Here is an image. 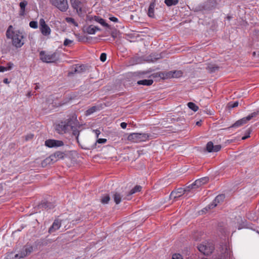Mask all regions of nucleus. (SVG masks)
I'll return each mask as SVG.
<instances>
[{
  "label": "nucleus",
  "mask_w": 259,
  "mask_h": 259,
  "mask_svg": "<svg viewBox=\"0 0 259 259\" xmlns=\"http://www.w3.org/2000/svg\"><path fill=\"white\" fill-rule=\"evenodd\" d=\"M77 123V116L75 114H72L68 116V118L61 121L56 126V130L58 133L63 134L71 131L73 124Z\"/></svg>",
  "instance_id": "nucleus-1"
},
{
  "label": "nucleus",
  "mask_w": 259,
  "mask_h": 259,
  "mask_svg": "<svg viewBox=\"0 0 259 259\" xmlns=\"http://www.w3.org/2000/svg\"><path fill=\"white\" fill-rule=\"evenodd\" d=\"M13 26L10 25L6 31V36L11 39L12 44L16 48H20L24 45V36L23 33L20 30H13Z\"/></svg>",
  "instance_id": "nucleus-2"
},
{
  "label": "nucleus",
  "mask_w": 259,
  "mask_h": 259,
  "mask_svg": "<svg viewBox=\"0 0 259 259\" xmlns=\"http://www.w3.org/2000/svg\"><path fill=\"white\" fill-rule=\"evenodd\" d=\"M39 58L43 62L53 63L58 61L59 55L57 52L47 54L45 51H41L39 52Z\"/></svg>",
  "instance_id": "nucleus-3"
},
{
  "label": "nucleus",
  "mask_w": 259,
  "mask_h": 259,
  "mask_svg": "<svg viewBox=\"0 0 259 259\" xmlns=\"http://www.w3.org/2000/svg\"><path fill=\"white\" fill-rule=\"evenodd\" d=\"M200 252L205 255L210 254L214 249V245L212 241H205L197 246Z\"/></svg>",
  "instance_id": "nucleus-4"
},
{
  "label": "nucleus",
  "mask_w": 259,
  "mask_h": 259,
  "mask_svg": "<svg viewBox=\"0 0 259 259\" xmlns=\"http://www.w3.org/2000/svg\"><path fill=\"white\" fill-rule=\"evenodd\" d=\"M149 136L146 133H132L128 135V141L134 143H139L146 141L149 139Z\"/></svg>",
  "instance_id": "nucleus-5"
},
{
  "label": "nucleus",
  "mask_w": 259,
  "mask_h": 259,
  "mask_svg": "<svg viewBox=\"0 0 259 259\" xmlns=\"http://www.w3.org/2000/svg\"><path fill=\"white\" fill-rule=\"evenodd\" d=\"M64 154L61 151H57L54 154L51 155L49 157L46 158L41 163L43 166L54 163L59 159L64 158Z\"/></svg>",
  "instance_id": "nucleus-6"
},
{
  "label": "nucleus",
  "mask_w": 259,
  "mask_h": 259,
  "mask_svg": "<svg viewBox=\"0 0 259 259\" xmlns=\"http://www.w3.org/2000/svg\"><path fill=\"white\" fill-rule=\"evenodd\" d=\"M50 2L52 5L62 12H65L68 9L69 5L67 0H50Z\"/></svg>",
  "instance_id": "nucleus-7"
},
{
  "label": "nucleus",
  "mask_w": 259,
  "mask_h": 259,
  "mask_svg": "<svg viewBox=\"0 0 259 259\" xmlns=\"http://www.w3.org/2000/svg\"><path fill=\"white\" fill-rule=\"evenodd\" d=\"M217 0H208L204 3L198 6L199 10L200 11L206 10L210 11L215 9L217 5Z\"/></svg>",
  "instance_id": "nucleus-8"
},
{
  "label": "nucleus",
  "mask_w": 259,
  "mask_h": 259,
  "mask_svg": "<svg viewBox=\"0 0 259 259\" xmlns=\"http://www.w3.org/2000/svg\"><path fill=\"white\" fill-rule=\"evenodd\" d=\"M39 29L42 35L48 36L51 34V29L42 18L39 20Z\"/></svg>",
  "instance_id": "nucleus-9"
},
{
  "label": "nucleus",
  "mask_w": 259,
  "mask_h": 259,
  "mask_svg": "<svg viewBox=\"0 0 259 259\" xmlns=\"http://www.w3.org/2000/svg\"><path fill=\"white\" fill-rule=\"evenodd\" d=\"M70 3L73 10L79 16H81L82 14V3L79 0H70Z\"/></svg>",
  "instance_id": "nucleus-10"
},
{
  "label": "nucleus",
  "mask_w": 259,
  "mask_h": 259,
  "mask_svg": "<svg viewBox=\"0 0 259 259\" xmlns=\"http://www.w3.org/2000/svg\"><path fill=\"white\" fill-rule=\"evenodd\" d=\"M124 196L125 195L123 194V192H120L118 190H116L112 192V197L116 204H118L121 202L122 199H124Z\"/></svg>",
  "instance_id": "nucleus-11"
},
{
  "label": "nucleus",
  "mask_w": 259,
  "mask_h": 259,
  "mask_svg": "<svg viewBox=\"0 0 259 259\" xmlns=\"http://www.w3.org/2000/svg\"><path fill=\"white\" fill-rule=\"evenodd\" d=\"M63 142L59 140L49 139L45 141V145L50 148L60 147L63 146Z\"/></svg>",
  "instance_id": "nucleus-12"
},
{
  "label": "nucleus",
  "mask_w": 259,
  "mask_h": 259,
  "mask_svg": "<svg viewBox=\"0 0 259 259\" xmlns=\"http://www.w3.org/2000/svg\"><path fill=\"white\" fill-rule=\"evenodd\" d=\"M186 192H187V189H184L183 188H179L176 190L172 191L171 192L170 197H173L174 199L179 198L182 196Z\"/></svg>",
  "instance_id": "nucleus-13"
},
{
  "label": "nucleus",
  "mask_w": 259,
  "mask_h": 259,
  "mask_svg": "<svg viewBox=\"0 0 259 259\" xmlns=\"http://www.w3.org/2000/svg\"><path fill=\"white\" fill-rule=\"evenodd\" d=\"M61 226V221L59 219H56L54 221L52 226L49 229L48 232L50 234H52L59 229Z\"/></svg>",
  "instance_id": "nucleus-14"
},
{
  "label": "nucleus",
  "mask_w": 259,
  "mask_h": 259,
  "mask_svg": "<svg viewBox=\"0 0 259 259\" xmlns=\"http://www.w3.org/2000/svg\"><path fill=\"white\" fill-rule=\"evenodd\" d=\"M87 66L83 64L81 65H76L74 69L73 72H69L68 73L69 75H73L74 73H82L85 71Z\"/></svg>",
  "instance_id": "nucleus-15"
},
{
  "label": "nucleus",
  "mask_w": 259,
  "mask_h": 259,
  "mask_svg": "<svg viewBox=\"0 0 259 259\" xmlns=\"http://www.w3.org/2000/svg\"><path fill=\"white\" fill-rule=\"evenodd\" d=\"M258 114L259 109H257L256 111L252 112L247 116L241 118V119H240V120L243 125L244 124H245L247 121L251 119L252 118L256 117Z\"/></svg>",
  "instance_id": "nucleus-16"
},
{
  "label": "nucleus",
  "mask_w": 259,
  "mask_h": 259,
  "mask_svg": "<svg viewBox=\"0 0 259 259\" xmlns=\"http://www.w3.org/2000/svg\"><path fill=\"white\" fill-rule=\"evenodd\" d=\"M55 205L54 203L48 201H42L39 205L40 208L49 210L54 208Z\"/></svg>",
  "instance_id": "nucleus-17"
},
{
  "label": "nucleus",
  "mask_w": 259,
  "mask_h": 259,
  "mask_svg": "<svg viewBox=\"0 0 259 259\" xmlns=\"http://www.w3.org/2000/svg\"><path fill=\"white\" fill-rule=\"evenodd\" d=\"M209 181L208 177H203L199 179L196 180L194 182V185L196 186V189L201 187L202 185L207 183Z\"/></svg>",
  "instance_id": "nucleus-18"
},
{
  "label": "nucleus",
  "mask_w": 259,
  "mask_h": 259,
  "mask_svg": "<svg viewBox=\"0 0 259 259\" xmlns=\"http://www.w3.org/2000/svg\"><path fill=\"white\" fill-rule=\"evenodd\" d=\"M219 69V66L213 64H208L206 67V69L210 73L215 72Z\"/></svg>",
  "instance_id": "nucleus-19"
},
{
  "label": "nucleus",
  "mask_w": 259,
  "mask_h": 259,
  "mask_svg": "<svg viewBox=\"0 0 259 259\" xmlns=\"http://www.w3.org/2000/svg\"><path fill=\"white\" fill-rule=\"evenodd\" d=\"M155 6V2H152L150 3L147 14L148 16L150 18H154V8Z\"/></svg>",
  "instance_id": "nucleus-20"
},
{
  "label": "nucleus",
  "mask_w": 259,
  "mask_h": 259,
  "mask_svg": "<svg viewBox=\"0 0 259 259\" xmlns=\"http://www.w3.org/2000/svg\"><path fill=\"white\" fill-rule=\"evenodd\" d=\"M153 83V80L152 79H143L137 81L138 85H143L146 86H150Z\"/></svg>",
  "instance_id": "nucleus-21"
},
{
  "label": "nucleus",
  "mask_w": 259,
  "mask_h": 259,
  "mask_svg": "<svg viewBox=\"0 0 259 259\" xmlns=\"http://www.w3.org/2000/svg\"><path fill=\"white\" fill-rule=\"evenodd\" d=\"M94 20L99 23L100 24H101L102 26H105L106 27H107V28H109L110 27V26L108 24H107V23L105 22L104 19H103V18H101L100 17H99V16H95L94 17Z\"/></svg>",
  "instance_id": "nucleus-22"
},
{
  "label": "nucleus",
  "mask_w": 259,
  "mask_h": 259,
  "mask_svg": "<svg viewBox=\"0 0 259 259\" xmlns=\"http://www.w3.org/2000/svg\"><path fill=\"white\" fill-rule=\"evenodd\" d=\"M28 5V2L24 0L22 2H21L19 4V6L20 7V15L21 16H23L24 15L25 11V7Z\"/></svg>",
  "instance_id": "nucleus-23"
},
{
  "label": "nucleus",
  "mask_w": 259,
  "mask_h": 259,
  "mask_svg": "<svg viewBox=\"0 0 259 259\" xmlns=\"http://www.w3.org/2000/svg\"><path fill=\"white\" fill-rule=\"evenodd\" d=\"M100 108L99 106H94L92 107L89 108L85 113V115L86 116H89L93 113H94L96 111H97L98 110H100Z\"/></svg>",
  "instance_id": "nucleus-24"
},
{
  "label": "nucleus",
  "mask_w": 259,
  "mask_h": 259,
  "mask_svg": "<svg viewBox=\"0 0 259 259\" xmlns=\"http://www.w3.org/2000/svg\"><path fill=\"white\" fill-rule=\"evenodd\" d=\"M160 74L161 76H162V79H163L173 78L172 71H170L168 72H162V73Z\"/></svg>",
  "instance_id": "nucleus-25"
},
{
  "label": "nucleus",
  "mask_w": 259,
  "mask_h": 259,
  "mask_svg": "<svg viewBox=\"0 0 259 259\" xmlns=\"http://www.w3.org/2000/svg\"><path fill=\"white\" fill-rule=\"evenodd\" d=\"M142 189V187L140 185H136L126 195V196L132 195L136 192H140Z\"/></svg>",
  "instance_id": "nucleus-26"
},
{
  "label": "nucleus",
  "mask_w": 259,
  "mask_h": 259,
  "mask_svg": "<svg viewBox=\"0 0 259 259\" xmlns=\"http://www.w3.org/2000/svg\"><path fill=\"white\" fill-rule=\"evenodd\" d=\"M78 122L77 121V123H74L73 124V126L72 128H71V131H72L73 135L75 136L76 139L78 140V136L79 135V131L76 128V126L77 125Z\"/></svg>",
  "instance_id": "nucleus-27"
},
{
  "label": "nucleus",
  "mask_w": 259,
  "mask_h": 259,
  "mask_svg": "<svg viewBox=\"0 0 259 259\" xmlns=\"http://www.w3.org/2000/svg\"><path fill=\"white\" fill-rule=\"evenodd\" d=\"M33 251V247L30 246L29 247H27L25 248V251L24 252L21 253V255H20V257H23L24 256H26L29 254H30Z\"/></svg>",
  "instance_id": "nucleus-28"
},
{
  "label": "nucleus",
  "mask_w": 259,
  "mask_h": 259,
  "mask_svg": "<svg viewBox=\"0 0 259 259\" xmlns=\"http://www.w3.org/2000/svg\"><path fill=\"white\" fill-rule=\"evenodd\" d=\"M110 200V197L109 194L103 195L101 197V202L102 204H108Z\"/></svg>",
  "instance_id": "nucleus-29"
},
{
  "label": "nucleus",
  "mask_w": 259,
  "mask_h": 259,
  "mask_svg": "<svg viewBox=\"0 0 259 259\" xmlns=\"http://www.w3.org/2000/svg\"><path fill=\"white\" fill-rule=\"evenodd\" d=\"M225 198V195L224 194H220L215 197V199L213 200L217 204L223 202Z\"/></svg>",
  "instance_id": "nucleus-30"
},
{
  "label": "nucleus",
  "mask_w": 259,
  "mask_h": 259,
  "mask_svg": "<svg viewBox=\"0 0 259 259\" xmlns=\"http://www.w3.org/2000/svg\"><path fill=\"white\" fill-rule=\"evenodd\" d=\"M179 3V0H164V3L168 7L176 6Z\"/></svg>",
  "instance_id": "nucleus-31"
},
{
  "label": "nucleus",
  "mask_w": 259,
  "mask_h": 259,
  "mask_svg": "<svg viewBox=\"0 0 259 259\" xmlns=\"http://www.w3.org/2000/svg\"><path fill=\"white\" fill-rule=\"evenodd\" d=\"M159 55H155V54H151L148 57L147 61L149 62H155L157 60L160 58Z\"/></svg>",
  "instance_id": "nucleus-32"
},
{
  "label": "nucleus",
  "mask_w": 259,
  "mask_h": 259,
  "mask_svg": "<svg viewBox=\"0 0 259 259\" xmlns=\"http://www.w3.org/2000/svg\"><path fill=\"white\" fill-rule=\"evenodd\" d=\"M20 256L18 254H14L13 253H10L7 255L6 259H20Z\"/></svg>",
  "instance_id": "nucleus-33"
},
{
  "label": "nucleus",
  "mask_w": 259,
  "mask_h": 259,
  "mask_svg": "<svg viewBox=\"0 0 259 259\" xmlns=\"http://www.w3.org/2000/svg\"><path fill=\"white\" fill-rule=\"evenodd\" d=\"M187 105L188 107L194 112L197 111L199 109L198 107L193 102H189Z\"/></svg>",
  "instance_id": "nucleus-34"
},
{
  "label": "nucleus",
  "mask_w": 259,
  "mask_h": 259,
  "mask_svg": "<svg viewBox=\"0 0 259 259\" xmlns=\"http://www.w3.org/2000/svg\"><path fill=\"white\" fill-rule=\"evenodd\" d=\"M65 21L68 23L72 24L75 26H78V23L71 17H66L65 18Z\"/></svg>",
  "instance_id": "nucleus-35"
},
{
  "label": "nucleus",
  "mask_w": 259,
  "mask_h": 259,
  "mask_svg": "<svg viewBox=\"0 0 259 259\" xmlns=\"http://www.w3.org/2000/svg\"><path fill=\"white\" fill-rule=\"evenodd\" d=\"M86 32L90 34H94L95 33V30L94 28V26L91 25L87 27L86 28Z\"/></svg>",
  "instance_id": "nucleus-36"
},
{
  "label": "nucleus",
  "mask_w": 259,
  "mask_h": 259,
  "mask_svg": "<svg viewBox=\"0 0 259 259\" xmlns=\"http://www.w3.org/2000/svg\"><path fill=\"white\" fill-rule=\"evenodd\" d=\"M213 148V144L212 142L210 141L207 143L206 146V150L208 152H212V149Z\"/></svg>",
  "instance_id": "nucleus-37"
},
{
  "label": "nucleus",
  "mask_w": 259,
  "mask_h": 259,
  "mask_svg": "<svg viewBox=\"0 0 259 259\" xmlns=\"http://www.w3.org/2000/svg\"><path fill=\"white\" fill-rule=\"evenodd\" d=\"M238 104H239L238 101H235L234 102H230L228 104L227 106H228V107L229 109H232V108H233L237 107L238 106Z\"/></svg>",
  "instance_id": "nucleus-38"
},
{
  "label": "nucleus",
  "mask_w": 259,
  "mask_h": 259,
  "mask_svg": "<svg viewBox=\"0 0 259 259\" xmlns=\"http://www.w3.org/2000/svg\"><path fill=\"white\" fill-rule=\"evenodd\" d=\"M173 78H178L182 76L183 72L181 71H172Z\"/></svg>",
  "instance_id": "nucleus-39"
},
{
  "label": "nucleus",
  "mask_w": 259,
  "mask_h": 259,
  "mask_svg": "<svg viewBox=\"0 0 259 259\" xmlns=\"http://www.w3.org/2000/svg\"><path fill=\"white\" fill-rule=\"evenodd\" d=\"M218 205L217 204V203H215V202H214L213 201H212V202L210 203L209 204H208L205 208V209L206 210H209V209H212L213 208H214L215 206H217Z\"/></svg>",
  "instance_id": "nucleus-40"
},
{
  "label": "nucleus",
  "mask_w": 259,
  "mask_h": 259,
  "mask_svg": "<svg viewBox=\"0 0 259 259\" xmlns=\"http://www.w3.org/2000/svg\"><path fill=\"white\" fill-rule=\"evenodd\" d=\"M29 26L31 28L36 29L38 27L37 22L35 21H31L29 23Z\"/></svg>",
  "instance_id": "nucleus-41"
},
{
  "label": "nucleus",
  "mask_w": 259,
  "mask_h": 259,
  "mask_svg": "<svg viewBox=\"0 0 259 259\" xmlns=\"http://www.w3.org/2000/svg\"><path fill=\"white\" fill-rule=\"evenodd\" d=\"M194 185V182L192 184L189 185V186H187L186 188H184V189H187V191H189L190 190L196 189V186Z\"/></svg>",
  "instance_id": "nucleus-42"
},
{
  "label": "nucleus",
  "mask_w": 259,
  "mask_h": 259,
  "mask_svg": "<svg viewBox=\"0 0 259 259\" xmlns=\"http://www.w3.org/2000/svg\"><path fill=\"white\" fill-rule=\"evenodd\" d=\"M221 146L220 145H213V148L212 149V152H218L221 149Z\"/></svg>",
  "instance_id": "nucleus-43"
},
{
  "label": "nucleus",
  "mask_w": 259,
  "mask_h": 259,
  "mask_svg": "<svg viewBox=\"0 0 259 259\" xmlns=\"http://www.w3.org/2000/svg\"><path fill=\"white\" fill-rule=\"evenodd\" d=\"M73 42V40L69 39L68 38H66L63 43V45L64 46H68L70 44H72Z\"/></svg>",
  "instance_id": "nucleus-44"
},
{
  "label": "nucleus",
  "mask_w": 259,
  "mask_h": 259,
  "mask_svg": "<svg viewBox=\"0 0 259 259\" xmlns=\"http://www.w3.org/2000/svg\"><path fill=\"white\" fill-rule=\"evenodd\" d=\"M242 125V123L240 120H237L234 124L232 125L230 127H236Z\"/></svg>",
  "instance_id": "nucleus-45"
},
{
  "label": "nucleus",
  "mask_w": 259,
  "mask_h": 259,
  "mask_svg": "<svg viewBox=\"0 0 259 259\" xmlns=\"http://www.w3.org/2000/svg\"><path fill=\"white\" fill-rule=\"evenodd\" d=\"M107 55L105 53H103L101 54L100 59L102 62H105L106 60Z\"/></svg>",
  "instance_id": "nucleus-46"
},
{
  "label": "nucleus",
  "mask_w": 259,
  "mask_h": 259,
  "mask_svg": "<svg viewBox=\"0 0 259 259\" xmlns=\"http://www.w3.org/2000/svg\"><path fill=\"white\" fill-rule=\"evenodd\" d=\"M172 259H183L182 256L179 253H175L172 255Z\"/></svg>",
  "instance_id": "nucleus-47"
},
{
  "label": "nucleus",
  "mask_w": 259,
  "mask_h": 259,
  "mask_svg": "<svg viewBox=\"0 0 259 259\" xmlns=\"http://www.w3.org/2000/svg\"><path fill=\"white\" fill-rule=\"evenodd\" d=\"M161 73H162V72H156L152 74L151 76H152L153 78L159 77L162 79V76H161V74H160Z\"/></svg>",
  "instance_id": "nucleus-48"
},
{
  "label": "nucleus",
  "mask_w": 259,
  "mask_h": 259,
  "mask_svg": "<svg viewBox=\"0 0 259 259\" xmlns=\"http://www.w3.org/2000/svg\"><path fill=\"white\" fill-rule=\"evenodd\" d=\"M14 64L13 63L9 62L7 63V66H6V70H10L13 67Z\"/></svg>",
  "instance_id": "nucleus-49"
},
{
  "label": "nucleus",
  "mask_w": 259,
  "mask_h": 259,
  "mask_svg": "<svg viewBox=\"0 0 259 259\" xmlns=\"http://www.w3.org/2000/svg\"><path fill=\"white\" fill-rule=\"evenodd\" d=\"M247 134H248V135L246 136H244L242 138V140H245L247 138H249V134L250 133V132H251V130L250 128H248L247 131H246Z\"/></svg>",
  "instance_id": "nucleus-50"
},
{
  "label": "nucleus",
  "mask_w": 259,
  "mask_h": 259,
  "mask_svg": "<svg viewBox=\"0 0 259 259\" xmlns=\"http://www.w3.org/2000/svg\"><path fill=\"white\" fill-rule=\"evenodd\" d=\"M107 141L106 139H99L97 140V142L99 144H104Z\"/></svg>",
  "instance_id": "nucleus-51"
},
{
  "label": "nucleus",
  "mask_w": 259,
  "mask_h": 259,
  "mask_svg": "<svg viewBox=\"0 0 259 259\" xmlns=\"http://www.w3.org/2000/svg\"><path fill=\"white\" fill-rule=\"evenodd\" d=\"M109 20L111 21L114 22H118V19L116 17H111L109 18Z\"/></svg>",
  "instance_id": "nucleus-52"
},
{
  "label": "nucleus",
  "mask_w": 259,
  "mask_h": 259,
  "mask_svg": "<svg viewBox=\"0 0 259 259\" xmlns=\"http://www.w3.org/2000/svg\"><path fill=\"white\" fill-rule=\"evenodd\" d=\"M126 126H127V123H125V122H121V123H120V126H121V128H123V129H124V128H125L126 127Z\"/></svg>",
  "instance_id": "nucleus-53"
},
{
  "label": "nucleus",
  "mask_w": 259,
  "mask_h": 259,
  "mask_svg": "<svg viewBox=\"0 0 259 259\" xmlns=\"http://www.w3.org/2000/svg\"><path fill=\"white\" fill-rule=\"evenodd\" d=\"M5 71H7L6 67L1 66H0V72H3Z\"/></svg>",
  "instance_id": "nucleus-54"
},
{
  "label": "nucleus",
  "mask_w": 259,
  "mask_h": 259,
  "mask_svg": "<svg viewBox=\"0 0 259 259\" xmlns=\"http://www.w3.org/2000/svg\"><path fill=\"white\" fill-rule=\"evenodd\" d=\"M111 35L112 37H113L114 38H115L117 37L116 33L114 31H112L111 32Z\"/></svg>",
  "instance_id": "nucleus-55"
},
{
  "label": "nucleus",
  "mask_w": 259,
  "mask_h": 259,
  "mask_svg": "<svg viewBox=\"0 0 259 259\" xmlns=\"http://www.w3.org/2000/svg\"><path fill=\"white\" fill-rule=\"evenodd\" d=\"M95 132L97 135V137H98L99 135H100V131L99 130H96L95 131Z\"/></svg>",
  "instance_id": "nucleus-56"
},
{
  "label": "nucleus",
  "mask_w": 259,
  "mask_h": 259,
  "mask_svg": "<svg viewBox=\"0 0 259 259\" xmlns=\"http://www.w3.org/2000/svg\"><path fill=\"white\" fill-rule=\"evenodd\" d=\"M94 28L95 30V32L97 31H100L101 29L100 28H99L98 26H94Z\"/></svg>",
  "instance_id": "nucleus-57"
},
{
  "label": "nucleus",
  "mask_w": 259,
  "mask_h": 259,
  "mask_svg": "<svg viewBox=\"0 0 259 259\" xmlns=\"http://www.w3.org/2000/svg\"><path fill=\"white\" fill-rule=\"evenodd\" d=\"M3 82L4 83H8L9 82V81H8V78H5L3 80Z\"/></svg>",
  "instance_id": "nucleus-58"
},
{
  "label": "nucleus",
  "mask_w": 259,
  "mask_h": 259,
  "mask_svg": "<svg viewBox=\"0 0 259 259\" xmlns=\"http://www.w3.org/2000/svg\"><path fill=\"white\" fill-rule=\"evenodd\" d=\"M196 124L197 125H198V126L201 125V120H200V121H198L196 122Z\"/></svg>",
  "instance_id": "nucleus-59"
},
{
  "label": "nucleus",
  "mask_w": 259,
  "mask_h": 259,
  "mask_svg": "<svg viewBox=\"0 0 259 259\" xmlns=\"http://www.w3.org/2000/svg\"><path fill=\"white\" fill-rule=\"evenodd\" d=\"M38 88V86L36 85V87H35V90H37V89Z\"/></svg>",
  "instance_id": "nucleus-60"
}]
</instances>
